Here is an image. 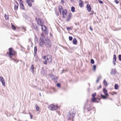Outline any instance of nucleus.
<instances>
[{
  "label": "nucleus",
  "mask_w": 121,
  "mask_h": 121,
  "mask_svg": "<svg viewBox=\"0 0 121 121\" xmlns=\"http://www.w3.org/2000/svg\"><path fill=\"white\" fill-rule=\"evenodd\" d=\"M43 59L45 60L43 63L46 65L47 64V63H50L51 62L52 60V56L50 55L44 56Z\"/></svg>",
  "instance_id": "f257e3e1"
},
{
  "label": "nucleus",
  "mask_w": 121,
  "mask_h": 121,
  "mask_svg": "<svg viewBox=\"0 0 121 121\" xmlns=\"http://www.w3.org/2000/svg\"><path fill=\"white\" fill-rule=\"evenodd\" d=\"M43 44L47 48H50L51 45V42L50 39L47 37L45 38L43 40Z\"/></svg>",
  "instance_id": "f03ea898"
},
{
  "label": "nucleus",
  "mask_w": 121,
  "mask_h": 121,
  "mask_svg": "<svg viewBox=\"0 0 121 121\" xmlns=\"http://www.w3.org/2000/svg\"><path fill=\"white\" fill-rule=\"evenodd\" d=\"M75 115V112L73 110H70L67 115L68 119L69 120L73 119Z\"/></svg>",
  "instance_id": "7ed1b4c3"
},
{
  "label": "nucleus",
  "mask_w": 121,
  "mask_h": 121,
  "mask_svg": "<svg viewBox=\"0 0 121 121\" xmlns=\"http://www.w3.org/2000/svg\"><path fill=\"white\" fill-rule=\"evenodd\" d=\"M48 108L50 110L53 111L57 110L59 108V107L57 104H52L48 106Z\"/></svg>",
  "instance_id": "20e7f679"
},
{
  "label": "nucleus",
  "mask_w": 121,
  "mask_h": 121,
  "mask_svg": "<svg viewBox=\"0 0 121 121\" xmlns=\"http://www.w3.org/2000/svg\"><path fill=\"white\" fill-rule=\"evenodd\" d=\"M36 20L39 25L41 26L43 24V21L41 18L36 17Z\"/></svg>",
  "instance_id": "39448f33"
},
{
  "label": "nucleus",
  "mask_w": 121,
  "mask_h": 121,
  "mask_svg": "<svg viewBox=\"0 0 121 121\" xmlns=\"http://www.w3.org/2000/svg\"><path fill=\"white\" fill-rule=\"evenodd\" d=\"M62 14L63 15V18H65L67 16V11L66 9L63 10Z\"/></svg>",
  "instance_id": "423d86ee"
},
{
  "label": "nucleus",
  "mask_w": 121,
  "mask_h": 121,
  "mask_svg": "<svg viewBox=\"0 0 121 121\" xmlns=\"http://www.w3.org/2000/svg\"><path fill=\"white\" fill-rule=\"evenodd\" d=\"M9 55L10 56V57L11 58V56L13 55L15 53L14 52H15L14 51L12 50V48H10L9 49Z\"/></svg>",
  "instance_id": "0eeeda50"
},
{
  "label": "nucleus",
  "mask_w": 121,
  "mask_h": 121,
  "mask_svg": "<svg viewBox=\"0 0 121 121\" xmlns=\"http://www.w3.org/2000/svg\"><path fill=\"white\" fill-rule=\"evenodd\" d=\"M41 26L42 30L44 31L46 34H48V31L46 26L43 25Z\"/></svg>",
  "instance_id": "6e6552de"
},
{
  "label": "nucleus",
  "mask_w": 121,
  "mask_h": 121,
  "mask_svg": "<svg viewBox=\"0 0 121 121\" xmlns=\"http://www.w3.org/2000/svg\"><path fill=\"white\" fill-rule=\"evenodd\" d=\"M0 80L2 83L3 85L5 86V81L3 77L2 76H0Z\"/></svg>",
  "instance_id": "1a4fd4ad"
},
{
  "label": "nucleus",
  "mask_w": 121,
  "mask_h": 121,
  "mask_svg": "<svg viewBox=\"0 0 121 121\" xmlns=\"http://www.w3.org/2000/svg\"><path fill=\"white\" fill-rule=\"evenodd\" d=\"M72 14L70 13H69L68 15V16L66 18V21L67 22H69V21L70 19L71 18V16Z\"/></svg>",
  "instance_id": "9d476101"
},
{
  "label": "nucleus",
  "mask_w": 121,
  "mask_h": 121,
  "mask_svg": "<svg viewBox=\"0 0 121 121\" xmlns=\"http://www.w3.org/2000/svg\"><path fill=\"white\" fill-rule=\"evenodd\" d=\"M30 70H31V71L32 73L33 74L34 73V66L33 65H32L30 67Z\"/></svg>",
  "instance_id": "9b49d317"
},
{
  "label": "nucleus",
  "mask_w": 121,
  "mask_h": 121,
  "mask_svg": "<svg viewBox=\"0 0 121 121\" xmlns=\"http://www.w3.org/2000/svg\"><path fill=\"white\" fill-rule=\"evenodd\" d=\"M103 91L105 96H108V94L107 93V91L106 89L103 88Z\"/></svg>",
  "instance_id": "f8f14e48"
},
{
  "label": "nucleus",
  "mask_w": 121,
  "mask_h": 121,
  "mask_svg": "<svg viewBox=\"0 0 121 121\" xmlns=\"http://www.w3.org/2000/svg\"><path fill=\"white\" fill-rule=\"evenodd\" d=\"M58 8L60 13L61 14L63 10H64L63 7L61 6L60 5L59 6Z\"/></svg>",
  "instance_id": "ddd939ff"
},
{
  "label": "nucleus",
  "mask_w": 121,
  "mask_h": 121,
  "mask_svg": "<svg viewBox=\"0 0 121 121\" xmlns=\"http://www.w3.org/2000/svg\"><path fill=\"white\" fill-rule=\"evenodd\" d=\"M116 73V70L115 69H112V71L111 73V74L112 75H114Z\"/></svg>",
  "instance_id": "4468645a"
},
{
  "label": "nucleus",
  "mask_w": 121,
  "mask_h": 121,
  "mask_svg": "<svg viewBox=\"0 0 121 121\" xmlns=\"http://www.w3.org/2000/svg\"><path fill=\"white\" fill-rule=\"evenodd\" d=\"M86 7L87 10L89 12L91 11V8L90 6L88 4H87L86 5Z\"/></svg>",
  "instance_id": "2eb2a0df"
},
{
  "label": "nucleus",
  "mask_w": 121,
  "mask_h": 121,
  "mask_svg": "<svg viewBox=\"0 0 121 121\" xmlns=\"http://www.w3.org/2000/svg\"><path fill=\"white\" fill-rule=\"evenodd\" d=\"M85 108L87 109L88 111H90L91 109L90 108V105H85Z\"/></svg>",
  "instance_id": "dca6fc26"
},
{
  "label": "nucleus",
  "mask_w": 121,
  "mask_h": 121,
  "mask_svg": "<svg viewBox=\"0 0 121 121\" xmlns=\"http://www.w3.org/2000/svg\"><path fill=\"white\" fill-rule=\"evenodd\" d=\"M96 98H92L91 99V101L93 102H95L96 103H98L99 102L98 101H96Z\"/></svg>",
  "instance_id": "f3484780"
},
{
  "label": "nucleus",
  "mask_w": 121,
  "mask_h": 121,
  "mask_svg": "<svg viewBox=\"0 0 121 121\" xmlns=\"http://www.w3.org/2000/svg\"><path fill=\"white\" fill-rule=\"evenodd\" d=\"M50 77L52 78V80L56 79H57V77L55 76L54 75H51Z\"/></svg>",
  "instance_id": "a211bd4d"
},
{
  "label": "nucleus",
  "mask_w": 121,
  "mask_h": 121,
  "mask_svg": "<svg viewBox=\"0 0 121 121\" xmlns=\"http://www.w3.org/2000/svg\"><path fill=\"white\" fill-rule=\"evenodd\" d=\"M26 2L29 6L31 7L32 6V3L29 0H26Z\"/></svg>",
  "instance_id": "6ab92c4d"
},
{
  "label": "nucleus",
  "mask_w": 121,
  "mask_h": 121,
  "mask_svg": "<svg viewBox=\"0 0 121 121\" xmlns=\"http://www.w3.org/2000/svg\"><path fill=\"white\" fill-rule=\"evenodd\" d=\"M79 6L81 7H82V6H83V3L82 1V0H80L79 1Z\"/></svg>",
  "instance_id": "aec40b11"
},
{
  "label": "nucleus",
  "mask_w": 121,
  "mask_h": 121,
  "mask_svg": "<svg viewBox=\"0 0 121 121\" xmlns=\"http://www.w3.org/2000/svg\"><path fill=\"white\" fill-rule=\"evenodd\" d=\"M16 4H15L14 9L15 10H17L18 6V3L16 2Z\"/></svg>",
  "instance_id": "412c9836"
},
{
  "label": "nucleus",
  "mask_w": 121,
  "mask_h": 121,
  "mask_svg": "<svg viewBox=\"0 0 121 121\" xmlns=\"http://www.w3.org/2000/svg\"><path fill=\"white\" fill-rule=\"evenodd\" d=\"M33 27L35 28V30H37L38 28L37 26L35 24H33Z\"/></svg>",
  "instance_id": "4be33fe9"
},
{
  "label": "nucleus",
  "mask_w": 121,
  "mask_h": 121,
  "mask_svg": "<svg viewBox=\"0 0 121 121\" xmlns=\"http://www.w3.org/2000/svg\"><path fill=\"white\" fill-rule=\"evenodd\" d=\"M73 43L74 44H76L77 43V41L76 38L73 39Z\"/></svg>",
  "instance_id": "5701e85b"
},
{
  "label": "nucleus",
  "mask_w": 121,
  "mask_h": 121,
  "mask_svg": "<svg viewBox=\"0 0 121 121\" xmlns=\"http://www.w3.org/2000/svg\"><path fill=\"white\" fill-rule=\"evenodd\" d=\"M37 51V48L36 46H35L34 47V55H36V53Z\"/></svg>",
  "instance_id": "b1692460"
},
{
  "label": "nucleus",
  "mask_w": 121,
  "mask_h": 121,
  "mask_svg": "<svg viewBox=\"0 0 121 121\" xmlns=\"http://www.w3.org/2000/svg\"><path fill=\"white\" fill-rule=\"evenodd\" d=\"M35 108L36 110L39 111V107L38 105L36 104L35 105Z\"/></svg>",
  "instance_id": "393cba45"
},
{
  "label": "nucleus",
  "mask_w": 121,
  "mask_h": 121,
  "mask_svg": "<svg viewBox=\"0 0 121 121\" xmlns=\"http://www.w3.org/2000/svg\"><path fill=\"white\" fill-rule=\"evenodd\" d=\"M4 17L6 20H9V16L8 15H7L6 14H4Z\"/></svg>",
  "instance_id": "a878e982"
},
{
  "label": "nucleus",
  "mask_w": 121,
  "mask_h": 121,
  "mask_svg": "<svg viewBox=\"0 0 121 121\" xmlns=\"http://www.w3.org/2000/svg\"><path fill=\"white\" fill-rule=\"evenodd\" d=\"M118 85L117 84H116L114 86L116 90L118 89Z\"/></svg>",
  "instance_id": "bb28decb"
},
{
  "label": "nucleus",
  "mask_w": 121,
  "mask_h": 121,
  "mask_svg": "<svg viewBox=\"0 0 121 121\" xmlns=\"http://www.w3.org/2000/svg\"><path fill=\"white\" fill-rule=\"evenodd\" d=\"M75 8L73 6H72L71 8V11L73 12H74L75 11Z\"/></svg>",
  "instance_id": "cd10ccee"
},
{
  "label": "nucleus",
  "mask_w": 121,
  "mask_h": 121,
  "mask_svg": "<svg viewBox=\"0 0 121 121\" xmlns=\"http://www.w3.org/2000/svg\"><path fill=\"white\" fill-rule=\"evenodd\" d=\"M103 83L104 85L105 86H107V83L105 79L104 80V81Z\"/></svg>",
  "instance_id": "c85d7f7f"
},
{
  "label": "nucleus",
  "mask_w": 121,
  "mask_h": 121,
  "mask_svg": "<svg viewBox=\"0 0 121 121\" xmlns=\"http://www.w3.org/2000/svg\"><path fill=\"white\" fill-rule=\"evenodd\" d=\"M117 59L116 56V55L114 54L113 55V60L116 61Z\"/></svg>",
  "instance_id": "c756f323"
},
{
  "label": "nucleus",
  "mask_w": 121,
  "mask_h": 121,
  "mask_svg": "<svg viewBox=\"0 0 121 121\" xmlns=\"http://www.w3.org/2000/svg\"><path fill=\"white\" fill-rule=\"evenodd\" d=\"M100 95L102 98L103 99H105L106 98L105 96L102 95V94H101Z\"/></svg>",
  "instance_id": "7c9ffc66"
},
{
  "label": "nucleus",
  "mask_w": 121,
  "mask_h": 121,
  "mask_svg": "<svg viewBox=\"0 0 121 121\" xmlns=\"http://www.w3.org/2000/svg\"><path fill=\"white\" fill-rule=\"evenodd\" d=\"M101 78V76H99L97 78V79L96 81V82L97 83L99 82V81L100 79Z\"/></svg>",
  "instance_id": "2f4dec72"
},
{
  "label": "nucleus",
  "mask_w": 121,
  "mask_h": 121,
  "mask_svg": "<svg viewBox=\"0 0 121 121\" xmlns=\"http://www.w3.org/2000/svg\"><path fill=\"white\" fill-rule=\"evenodd\" d=\"M43 43L42 42H40L39 43V45L40 47H42L43 46Z\"/></svg>",
  "instance_id": "473e14b6"
},
{
  "label": "nucleus",
  "mask_w": 121,
  "mask_h": 121,
  "mask_svg": "<svg viewBox=\"0 0 121 121\" xmlns=\"http://www.w3.org/2000/svg\"><path fill=\"white\" fill-rule=\"evenodd\" d=\"M15 62L17 63L18 61V60L17 59H12Z\"/></svg>",
  "instance_id": "72a5a7b5"
},
{
  "label": "nucleus",
  "mask_w": 121,
  "mask_h": 121,
  "mask_svg": "<svg viewBox=\"0 0 121 121\" xmlns=\"http://www.w3.org/2000/svg\"><path fill=\"white\" fill-rule=\"evenodd\" d=\"M96 95V93H93L92 95V96L93 98H95L94 97Z\"/></svg>",
  "instance_id": "f704fd0d"
},
{
  "label": "nucleus",
  "mask_w": 121,
  "mask_h": 121,
  "mask_svg": "<svg viewBox=\"0 0 121 121\" xmlns=\"http://www.w3.org/2000/svg\"><path fill=\"white\" fill-rule=\"evenodd\" d=\"M91 64H94V61L93 60L91 59Z\"/></svg>",
  "instance_id": "c9c22d12"
},
{
  "label": "nucleus",
  "mask_w": 121,
  "mask_h": 121,
  "mask_svg": "<svg viewBox=\"0 0 121 121\" xmlns=\"http://www.w3.org/2000/svg\"><path fill=\"white\" fill-rule=\"evenodd\" d=\"M118 59L119 60L121 61V55H119L118 56Z\"/></svg>",
  "instance_id": "e433bc0d"
},
{
  "label": "nucleus",
  "mask_w": 121,
  "mask_h": 121,
  "mask_svg": "<svg viewBox=\"0 0 121 121\" xmlns=\"http://www.w3.org/2000/svg\"><path fill=\"white\" fill-rule=\"evenodd\" d=\"M96 66L95 65H94L93 66V69L94 71H95L96 69Z\"/></svg>",
  "instance_id": "4c0bfd02"
},
{
  "label": "nucleus",
  "mask_w": 121,
  "mask_h": 121,
  "mask_svg": "<svg viewBox=\"0 0 121 121\" xmlns=\"http://www.w3.org/2000/svg\"><path fill=\"white\" fill-rule=\"evenodd\" d=\"M11 24H12V27L14 29H16V28L14 26L13 24H12L11 23Z\"/></svg>",
  "instance_id": "58836bf2"
},
{
  "label": "nucleus",
  "mask_w": 121,
  "mask_h": 121,
  "mask_svg": "<svg viewBox=\"0 0 121 121\" xmlns=\"http://www.w3.org/2000/svg\"><path fill=\"white\" fill-rule=\"evenodd\" d=\"M72 37L71 36H69V39L71 41L72 39Z\"/></svg>",
  "instance_id": "ea45409f"
},
{
  "label": "nucleus",
  "mask_w": 121,
  "mask_h": 121,
  "mask_svg": "<svg viewBox=\"0 0 121 121\" xmlns=\"http://www.w3.org/2000/svg\"><path fill=\"white\" fill-rule=\"evenodd\" d=\"M114 1L117 4L119 3V1L117 0H115Z\"/></svg>",
  "instance_id": "a19ab883"
},
{
  "label": "nucleus",
  "mask_w": 121,
  "mask_h": 121,
  "mask_svg": "<svg viewBox=\"0 0 121 121\" xmlns=\"http://www.w3.org/2000/svg\"><path fill=\"white\" fill-rule=\"evenodd\" d=\"M56 85L58 87H60V84L59 83H58Z\"/></svg>",
  "instance_id": "79ce46f5"
},
{
  "label": "nucleus",
  "mask_w": 121,
  "mask_h": 121,
  "mask_svg": "<svg viewBox=\"0 0 121 121\" xmlns=\"http://www.w3.org/2000/svg\"><path fill=\"white\" fill-rule=\"evenodd\" d=\"M98 2L99 3L101 4H103V3L102 1L100 0H98Z\"/></svg>",
  "instance_id": "37998d69"
},
{
  "label": "nucleus",
  "mask_w": 121,
  "mask_h": 121,
  "mask_svg": "<svg viewBox=\"0 0 121 121\" xmlns=\"http://www.w3.org/2000/svg\"><path fill=\"white\" fill-rule=\"evenodd\" d=\"M116 61L113 60V64H114V65H116L115 62H116Z\"/></svg>",
  "instance_id": "c03bdc74"
},
{
  "label": "nucleus",
  "mask_w": 121,
  "mask_h": 121,
  "mask_svg": "<svg viewBox=\"0 0 121 121\" xmlns=\"http://www.w3.org/2000/svg\"><path fill=\"white\" fill-rule=\"evenodd\" d=\"M67 29L68 30H69L71 29V28L69 27H67Z\"/></svg>",
  "instance_id": "a18cd8bd"
},
{
  "label": "nucleus",
  "mask_w": 121,
  "mask_h": 121,
  "mask_svg": "<svg viewBox=\"0 0 121 121\" xmlns=\"http://www.w3.org/2000/svg\"><path fill=\"white\" fill-rule=\"evenodd\" d=\"M61 2L63 4L64 3V1L63 0H61Z\"/></svg>",
  "instance_id": "49530a36"
},
{
  "label": "nucleus",
  "mask_w": 121,
  "mask_h": 121,
  "mask_svg": "<svg viewBox=\"0 0 121 121\" xmlns=\"http://www.w3.org/2000/svg\"><path fill=\"white\" fill-rule=\"evenodd\" d=\"M30 118H31V119H32V117H33V116L31 115V114H30Z\"/></svg>",
  "instance_id": "de8ad7c7"
},
{
  "label": "nucleus",
  "mask_w": 121,
  "mask_h": 121,
  "mask_svg": "<svg viewBox=\"0 0 121 121\" xmlns=\"http://www.w3.org/2000/svg\"><path fill=\"white\" fill-rule=\"evenodd\" d=\"M90 30H92V28H91V26L90 27Z\"/></svg>",
  "instance_id": "09e8293b"
},
{
  "label": "nucleus",
  "mask_w": 121,
  "mask_h": 121,
  "mask_svg": "<svg viewBox=\"0 0 121 121\" xmlns=\"http://www.w3.org/2000/svg\"><path fill=\"white\" fill-rule=\"evenodd\" d=\"M101 85H100L99 86V87L98 88V89H99V88H101Z\"/></svg>",
  "instance_id": "8fccbe9b"
},
{
  "label": "nucleus",
  "mask_w": 121,
  "mask_h": 121,
  "mask_svg": "<svg viewBox=\"0 0 121 121\" xmlns=\"http://www.w3.org/2000/svg\"><path fill=\"white\" fill-rule=\"evenodd\" d=\"M64 71V70H62L61 71V73H62Z\"/></svg>",
  "instance_id": "3c124183"
},
{
  "label": "nucleus",
  "mask_w": 121,
  "mask_h": 121,
  "mask_svg": "<svg viewBox=\"0 0 121 121\" xmlns=\"http://www.w3.org/2000/svg\"><path fill=\"white\" fill-rule=\"evenodd\" d=\"M56 15H58V12H56Z\"/></svg>",
  "instance_id": "603ef678"
},
{
  "label": "nucleus",
  "mask_w": 121,
  "mask_h": 121,
  "mask_svg": "<svg viewBox=\"0 0 121 121\" xmlns=\"http://www.w3.org/2000/svg\"><path fill=\"white\" fill-rule=\"evenodd\" d=\"M75 24L76 25H77V24H78V23H75Z\"/></svg>",
  "instance_id": "864d4df0"
},
{
  "label": "nucleus",
  "mask_w": 121,
  "mask_h": 121,
  "mask_svg": "<svg viewBox=\"0 0 121 121\" xmlns=\"http://www.w3.org/2000/svg\"><path fill=\"white\" fill-rule=\"evenodd\" d=\"M31 0L32 2H34V0Z\"/></svg>",
  "instance_id": "5fc2aeb1"
},
{
  "label": "nucleus",
  "mask_w": 121,
  "mask_h": 121,
  "mask_svg": "<svg viewBox=\"0 0 121 121\" xmlns=\"http://www.w3.org/2000/svg\"><path fill=\"white\" fill-rule=\"evenodd\" d=\"M56 112H57L58 113V114H59V115H60V114H59V112H58L57 111H56Z\"/></svg>",
  "instance_id": "6e6d98bb"
},
{
  "label": "nucleus",
  "mask_w": 121,
  "mask_h": 121,
  "mask_svg": "<svg viewBox=\"0 0 121 121\" xmlns=\"http://www.w3.org/2000/svg\"><path fill=\"white\" fill-rule=\"evenodd\" d=\"M20 2H21L22 0H18Z\"/></svg>",
  "instance_id": "4d7b16f0"
},
{
  "label": "nucleus",
  "mask_w": 121,
  "mask_h": 121,
  "mask_svg": "<svg viewBox=\"0 0 121 121\" xmlns=\"http://www.w3.org/2000/svg\"><path fill=\"white\" fill-rule=\"evenodd\" d=\"M70 0L72 2H73V0Z\"/></svg>",
  "instance_id": "13d9d810"
},
{
  "label": "nucleus",
  "mask_w": 121,
  "mask_h": 121,
  "mask_svg": "<svg viewBox=\"0 0 121 121\" xmlns=\"http://www.w3.org/2000/svg\"><path fill=\"white\" fill-rule=\"evenodd\" d=\"M41 35L42 36H43V34H41Z\"/></svg>",
  "instance_id": "bf43d9fd"
},
{
  "label": "nucleus",
  "mask_w": 121,
  "mask_h": 121,
  "mask_svg": "<svg viewBox=\"0 0 121 121\" xmlns=\"http://www.w3.org/2000/svg\"><path fill=\"white\" fill-rule=\"evenodd\" d=\"M93 13H91V15H93Z\"/></svg>",
  "instance_id": "052dcab7"
},
{
  "label": "nucleus",
  "mask_w": 121,
  "mask_h": 121,
  "mask_svg": "<svg viewBox=\"0 0 121 121\" xmlns=\"http://www.w3.org/2000/svg\"><path fill=\"white\" fill-rule=\"evenodd\" d=\"M22 7H24V6H23V5L22 4Z\"/></svg>",
  "instance_id": "680f3d73"
},
{
  "label": "nucleus",
  "mask_w": 121,
  "mask_h": 121,
  "mask_svg": "<svg viewBox=\"0 0 121 121\" xmlns=\"http://www.w3.org/2000/svg\"><path fill=\"white\" fill-rule=\"evenodd\" d=\"M39 95H40V94H41V93H39Z\"/></svg>",
  "instance_id": "e2e57ef3"
},
{
  "label": "nucleus",
  "mask_w": 121,
  "mask_h": 121,
  "mask_svg": "<svg viewBox=\"0 0 121 121\" xmlns=\"http://www.w3.org/2000/svg\"><path fill=\"white\" fill-rule=\"evenodd\" d=\"M99 99V100H100V99Z\"/></svg>",
  "instance_id": "0e129e2a"
},
{
  "label": "nucleus",
  "mask_w": 121,
  "mask_h": 121,
  "mask_svg": "<svg viewBox=\"0 0 121 121\" xmlns=\"http://www.w3.org/2000/svg\"><path fill=\"white\" fill-rule=\"evenodd\" d=\"M88 100V99L87 100V101Z\"/></svg>",
  "instance_id": "69168bd1"
}]
</instances>
